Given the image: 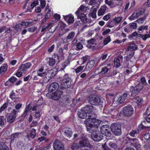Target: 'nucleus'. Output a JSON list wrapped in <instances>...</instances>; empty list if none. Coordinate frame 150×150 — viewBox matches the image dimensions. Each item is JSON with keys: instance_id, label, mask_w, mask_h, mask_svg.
Segmentation results:
<instances>
[{"instance_id": "obj_1", "label": "nucleus", "mask_w": 150, "mask_h": 150, "mask_svg": "<svg viewBox=\"0 0 150 150\" xmlns=\"http://www.w3.org/2000/svg\"><path fill=\"white\" fill-rule=\"evenodd\" d=\"M89 9L88 7L82 5L80 6L75 12L78 18H80L81 21L85 23L82 25V30H83L86 28L89 27L92 25V24H91V20L87 18L86 15L84 14Z\"/></svg>"}, {"instance_id": "obj_2", "label": "nucleus", "mask_w": 150, "mask_h": 150, "mask_svg": "<svg viewBox=\"0 0 150 150\" xmlns=\"http://www.w3.org/2000/svg\"><path fill=\"white\" fill-rule=\"evenodd\" d=\"M121 125L117 123L112 124L110 127V126L107 125H104V135L109 137L111 133L110 130L115 135L119 136L121 134Z\"/></svg>"}, {"instance_id": "obj_3", "label": "nucleus", "mask_w": 150, "mask_h": 150, "mask_svg": "<svg viewBox=\"0 0 150 150\" xmlns=\"http://www.w3.org/2000/svg\"><path fill=\"white\" fill-rule=\"evenodd\" d=\"M92 148L84 134L82 135L79 144L74 143L71 147L72 150H91Z\"/></svg>"}, {"instance_id": "obj_4", "label": "nucleus", "mask_w": 150, "mask_h": 150, "mask_svg": "<svg viewBox=\"0 0 150 150\" xmlns=\"http://www.w3.org/2000/svg\"><path fill=\"white\" fill-rule=\"evenodd\" d=\"M42 101L41 99L38 100L36 103V106H35L32 108L30 104H29L26 107L25 111L23 115V117H25L29 113L30 111L32 110L33 111H35V116L36 118L39 117L40 115V112L41 108L42 106Z\"/></svg>"}, {"instance_id": "obj_5", "label": "nucleus", "mask_w": 150, "mask_h": 150, "mask_svg": "<svg viewBox=\"0 0 150 150\" xmlns=\"http://www.w3.org/2000/svg\"><path fill=\"white\" fill-rule=\"evenodd\" d=\"M93 116L91 115L89 116L88 118L84 121V123L86 125L87 131L90 132L91 128L98 127L100 124L101 121L97 119L92 118Z\"/></svg>"}, {"instance_id": "obj_6", "label": "nucleus", "mask_w": 150, "mask_h": 150, "mask_svg": "<svg viewBox=\"0 0 150 150\" xmlns=\"http://www.w3.org/2000/svg\"><path fill=\"white\" fill-rule=\"evenodd\" d=\"M94 107L91 105L90 106H87L81 109L78 113L79 117L84 119L88 116V118H89V116L91 115L93 111L96 110Z\"/></svg>"}, {"instance_id": "obj_7", "label": "nucleus", "mask_w": 150, "mask_h": 150, "mask_svg": "<svg viewBox=\"0 0 150 150\" xmlns=\"http://www.w3.org/2000/svg\"><path fill=\"white\" fill-rule=\"evenodd\" d=\"M43 67H41L37 71L38 76L44 77L43 81L44 83L48 82L53 76L51 71L44 70Z\"/></svg>"}, {"instance_id": "obj_8", "label": "nucleus", "mask_w": 150, "mask_h": 150, "mask_svg": "<svg viewBox=\"0 0 150 150\" xmlns=\"http://www.w3.org/2000/svg\"><path fill=\"white\" fill-rule=\"evenodd\" d=\"M61 88L62 89L68 88L71 85L70 79L67 74L64 76L63 79L61 81Z\"/></svg>"}, {"instance_id": "obj_9", "label": "nucleus", "mask_w": 150, "mask_h": 150, "mask_svg": "<svg viewBox=\"0 0 150 150\" xmlns=\"http://www.w3.org/2000/svg\"><path fill=\"white\" fill-rule=\"evenodd\" d=\"M123 18L122 16H115L110 22L106 24V26L112 28L115 26H117L121 23Z\"/></svg>"}, {"instance_id": "obj_10", "label": "nucleus", "mask_w": 150, "mask_h": 150, "mask_svg": "<svg viewBox=\"0 0 150 150\" xmlns=\"http://www.w3.org/2000/svg\"><path fill=\"white\" fill-rule=\"evenodd\" d=\"M103 126L101 127L100 128L101 134L97 132V131H94L91 134V137L93 139L96 141H99L103 139Z\"/></svg>"}, {"instance_id": "obj_11", "label": "nucleus", "mask_w": 150, "mask_h": 150, "mask_svg": "<svg viewBox=\"0 0 150 150\" xmlns=\"http://www.w3.org/2000/svg\"><path fill=\"white\" fill-rule=\"evenodd\" d=\"M54 21H51L47 25H44L42 28L41 32H44L47 29L49 28L50 32H54L57 29V26H54Z\"/></svg>"}, {"instance_id": "obj_12", "label": "nucleus", "mask_w": 150, "mask_h": 150, "mask_svg": "<svg viewBox=\"0 0 150 150\" xmlns=\"http://www.w3.org/2000/svg\"><path fill=\"white\" fill-rule=\"evenodd\" d=\"M89 102L91 104L94 105H98L101 104L100 99L99 97L94 95L90 97Z\"/></svg>"}, {"instance_id": "obj_13", "label": "nucleus", "mask_w": 150, "mask_h": 150, "mask_svg": "<svg viewBox=\"0 0 150 150\" xmlns=\"http://www.w3.org/2000/svg\"><path fill=\"white\" fill-rule=\"evenodd\" d=\"M64 50H63L62 48H59L57 54H54L52 56L53 58L54 59H57L59 61L60 60L64 58Z\"/></svg>"}, {"instance_id": "obj_14", "label": "nucleus", "mask_w": 150, "mask_h": 150, "mask_svg": "<svg viewBox=\"0 0 150 150\" xmlns=\"http://www.w3.org/2000/svg\"><path fill=\"white\" fill-rule=\"evenodd\" d=\"M123 113L126 116L132 115L133 113V109L132 106L129 105L123 108Z\"/></svg>"}, {"instance_id": "obj_15", "label": "nucleus", "mask_w": 150, "mask_h": 150, "mask_svg": "<svg viewBox=\"0 0 150 150\" xmlns=\"http://www.w3.org/2000/svg\"><path fill=\"white\" fill-rule=\"evenodd\" d=\"M53 148L54 150H64V144L58 139H56L54 141Z\"/></svg>"}, {"instance_id": "obj_16", "label": "nucleus", "mask_w": 150, "mask_h": 150, "mask_svg": "<svg viewBox=\"0 0 150 150\" xmlns=\"http://www.w3.org/2000/svg\"><path fill=\"white\" fill-rule=\"evenodd\" d=\"M137 27V24L135 23H132L129 24V26L125 27L124 31L128 33H131L133 30L136 29Z\"/></svg>"}, {"instance_id": "obj_17", "label": "nucleus", "mask_w": 150, "mask_h": 150, "mask_svg": "<svg viewBox=\"0 0 150 150\" xmlns=\"http://www.w3.org/2000/svg\"><path fill=\"white\" fill-rule=\"evenodd\" d=\"M45 16L44 18L45 20L49 18L53 14L52 9L49 6H47L45 10Z\"/></svg>"}, {"instance_id": "obj_18", "label": "nucleus", "mask_w": 150, "mask_h": 150, "mask_svg": "<svg viewBox=\"0 0 150 150\" xmlns=\"http://www.w3.org/2000/svg\"><path fill=\"white\" fill-rule=\"evenodd\" d=\"M143 88V87L139 84L133 88L132 90V96H135Z\"/></svg>"}, {"instance_id": "obj_19", "label": "nucleus", "mask_w": 150, "mask_h": 150, "mask_svg": "<svg viewBox=\"0 0 150 150\" xmlns=\"http://www.w3.org/2000/svg\"><path fill=\"white\" fill-rule=\"evenodd\" d=\"M123 57L122 55L119 54L115 58L114 60V66L117 68L121 66L122 63Z\"/></svg>"}, {"instance_id": "obj_20", "label": "nucleus", "mask_w": 150, "mask_h": 150, "mask_svg": "<svg viewBox=\"0 0 150 150\" xmlns=\"http://www.w3.org/2000/svg\"><path fill=\"white\" fill-rule=\"evenodd\" d=\"M18 112L15 109H13L7 118V121L10 123L13 122L16 117V114Z\"/></svg>"}, {"instance_id": "obj_21", "label": "nucleus", "mask_w": 150, "mask_h": 150, "mask_svg": "<svg viewBox=\"0 0 150 150\" xmlns=\"http://www.w3.org/2000/svg\"><path fill=\"white\" fill-rule=\"evenodd\" d=\"M31 64L30 63H27L25 64H22L19 67V70H22L23 73H25L31 67Z\"/></svg>"}, {"instance_id": "obj_22", "label": "nucleus", "mask_w": 150, "mask_h": 150, "mask_svg": "<svg viewBox=\"0 0 150 150\" xmlns=\"http://www.w3.org/2000/svg\"><path fill=\"white\" fill-rule=\"evenodd\" d=\"M63 17L64 20L68 23H72L74 21V17L71 14L66 16L63 15Z\"/></svg>"}, {"instance_id": "obj_23", "label": "nucleus", "mask_w": 150, "mask_h": 150, "mask_svg": "<svg viewBox=\"0 0 150 150\" xmlns=\"http://www.w3.org/2000/svg\"><path fill=\"white\" fill-rule=\"evenodd\" d=\"M36 130L35 129H32L28 131V132L27 133V134L26 135V137L28 138H30L32 139L35 138L36 135Z\"/></svg>"}, {"instance_id": "obj_24", "label": "nucleus", "mask_w": 150, "mask_h": 150, "mask_svg": "<svg viewBox=\"0 0 150 150\" xmlns=\"http://www.w3.org/2000/svg\"><path fill=\"white\" fill-rule=\"evenodd\" d=\"M63 132L64 135L69 138H70L72 135V132L71 129L70 128H64Z\"/></svg>"}, {"instance_id": "obj_25", "label": "nucleus", "mask_w": 150, "mask_h": 150, "mask_svg": "<svg viewBox=\"0 0 150 150\" xmlns=\"http://www.w3.org/2000/svg\"><path fill=\"white\" fill-rule=\"evenodd\" d=\"M62 94V93L60 91H57L56 92H54L52 93L51 98L53 100H57L59 99L61 95Z\"/></svg>"}, {"instance_id": "obj_26", "label": "nucleus", "mask_w": 150, "mask_h": 150, "mask_svg": "<svg viewBox=\"0 0 150 150\" xmlns=\"http://www.w3.org/2000/svg\"><path fill=\"white\" fill-rule=\"evenodd\" d=\"M131 144L137 149H138L140 147L141 145L139 143L138 140L136 138L132 139H130Z\"/></svg>"}, {"instance_id": "obj_27", "label": "nucleus", "mask_w": 150, "mask_h": 150, "mask_svg": "<svg viewBox=\"0 0 150 150\" xmlns=\"http://www.w3.org/2000/svg\"><path fill=\"white\" fill-rule=\"evenodd\" d=\"M39 4L38 0H35L30 5H28L27 8V11L31 12L33 8Z\"/></svg>"}, {"instance_id": "obj_28", "label": "nucleus", "mask_w": 150, "mask_h": 150, "mask_svg": "<svg viewBox=\"0 0 150 150\" xmlns=\"http://www.w3.org/2000/svg\"><path fill=\"white\" fill-rule=\"evenodd\" d=\"M59 88V85L56 82H54L51 84L49 88L48 91L49 92H53L54 90H57Z\"/></svg>"}, {"instance_id": "obj_29", "label": "nucleus", "mask_w": 150, "mask_h": 150, "mask_svg": "<svg viewBox=\"0 0 150 150\" xmlns=\"http://www.w3.org/2000/svg\"><path fill=\"white\" fill-rule=\"evenodd\" d=\"M8 66L7 64H2L0 67V75H2L5 74L7 70Z\"/></svg>"}, {"instance_id": "obj_30", "label": "nucleus", "mask_w": 150, "mask_h": 150, "mask_svg": "<svg viewBox=\"0 0 150 150\" xmlns=\"http://www.w3.org/2000/svg\"><path fill=\"white\" fill-rule=\"evenodd\" d=\"M102 0H91L88 3V4L91 5H95V8L98 7L100 2Z\"/></svg>"}, {"instance_id": "obj_31", "label": "nucleus", "mask_w": 150, "mask_h": 150, "mask_svg": "<svg viewBox=\"0 0 150 150\" xmlns=\"http://www.w3.org/2000/svg\"><path fill=\"white\" fill-rule=\"evenodd\" d=\"M97 8H95L94 6L92 7L90 12L89 14L90 16H91L93 18H95L96 17V12Z\"/></svg>"}, {"instance_id": "obj_32", "label": "nucleus", "mask_w": 150, "mask_h": 150, "mask_svg": "<svg viewBox=\"0 0 150 150\" xmlns=\"http://www.w3.org/2000/svg\"><path fill=\"white\" fill-rule=\"evenodd\" d=\"M142 14L141 13L134 12L128 18V19L129 20L132 21L137 18L139 16Z\"/></svg>"}, {"instance_id": "obj_33", "label": "nucleus", "mask_w": 150, "mask_h": 150, "mask_svg": "<svg viewBox=\"0 0 150 150\" xmlns=\"http://www.w3.org/2000/svg\"><path fill=\"white\" fill-rule=\"evenodd\" d=\"M75 41V40H74L72 42V44L76 46V50H78L81 49L83 47V46L81 43L80 42H77V41L74 42Z\"/></svg>"}, {"instance_id": "obj_34", "label": "nucleus", "mask_w": 150, "mask_h": 150, "mask_svg": "<svg viewBox=\"0 0 150 150\" xmlns=\"http://www.w3.org/2000/svg\"><path fill=\"white\" fill-rule=\"evenodd\" d=\"M108 144L110 148L112 149V150H119V148L116 144L113 143L112 142H110L108 143Z\"/></svg>"}, {"instance_id": "obj_35", "label": "nucleus", "mask_w": 150, "mask_h": 150, "mask_svg": "<svg viewBox=\"0 0 150 150\" xmlns=\"http://www.w3.org/2000/svg\"><path fill=\"white\" fill-rule=\"evenodd\" d=\"M137 46L132 42L130 43L129 46L128 47V50L130 51L136 50H137Z\"/></svg>"}, {"instance_id": "obj_36", "label": "nucleus", "mask_w": 150, "mask_h": 150, "mask_svg": "<svg viewBox=\"0 0 150 150\" xmlns=\"http://www.w3.org/2000/svg\"><path fill=\"white\" fill-rule=\"evenodd\" d=\"M46 59L47 60H49V64L50 66H53L55 64V60H57V59H54L53 58H46Z\"/></svg>"}, {"instance_id": "obj_37", "label": "nucleus", "mask_w": 150, "mask_h": 150, "mask_svg": "<svg viewBox=\"0 0 150 150\" xmlns=\"http://www.w3.org/2000/svg\"><path fill=\"white\" fill-rule=\"evenodd\" d=\"M149 28V34H146L142 35L141 37L142 39L144 41L146 40L147 38H150V27Z\"/></svg>"}, {"instance_id": "obj_38", "label": "nucleus", "mask_w": 150, "mask_h": 150, "mask_svg": "<svg viewBox=\"0 0 150 150\" xmlns=\"http://www.w3.org/2000/svg\"><path fill=\"white\" fill-rule=\"evenodd\" d=\"M135 99L136 100V103L139 105H140L143 102V99L141 97H137L135 98Z\"/></svg>"}, {"instance_id": "obj_39", "label": "nucleus", "mask_w": 150, "mask_h": 150, "mask_svg": "<svg viewBox=\"0 0 150 150\" xmlns=\"http://www.w3.org/2000/svg\"><path fill=\"white\" fill-rule=\"evenodd\" d=\"M16 80L17 78H16L14 76L10 78L8 81H6L5 83V85L6 86H8V83L9 82V81L11 82V83H14Z\"/></svg>"}, {"instance_id": "obj_40", "label": "nucleus", "mask_w": 150, "mask_h": 150, "mask_svg": "<svg viewBox=\"0 0 150 150\" xmlns=\"http://www.w3.org/2000/svg\"><path fill=\"white\" fill-rule=\"evenodd\" d=\"M75 35V33L74 32H71L70 33L67 35V39L71 40L74 37Z\"/></svg>"}, {"instance_id": "obj_41", "label": "nucleus", "mask_w": 150, "mask_h": 150, "mask_svg": "<svg viewBox=\"0 0 150 150\" xmlns=\"http://www.w3.org/2000/svg\"><path fill=\"white\" fill-rule=\"evenodd\" d=\"M124 99L122 98L121 96L118 97L117 99V100L116 102L118 104H119L123 103L125 101Z\"/></svg>"}, {"instance_id": "obj_42", "label": "nucleus", "mask_w": 150, "mask_h": 150, "mask_svg": "<svg viewBox=\"0 0 150 150\" xmlns=\"http://www.w3.org/2000/svg\"><path fill=\"white\" fill-rule=\"evenodd\" d=\"M81 99L80 98H79L77 100H74L72 102V103L71 104V106L72 107H74L76 105V104H78L79 105L80 104V101Z\"/></svg>"}, {"instance_id": "obj_43", "label": "nucleus", "mask_w": 150, "mask_h": 150, "mask_svg": "<svg viewBox=\"0 0 150 150\" xmlns=\"http://www.w3.org/2000/svg\"><path fill=\"white\" fill-rule=\"evenodd\" d=\"M19 133H16L11 135V139L12 140L18 138Z\"/></svg>"}, {"instance_id": "obj_44", "label": "nucleus", "mask_w": 150, "mask_h": 150, "mask_svg": "<svg viewBox=\"0 0 150 150\" xmlns=\"http://www.w3.org/2000/svg\"><path fill=\"white\" fill-rule=\"evenodd\" d=\"M95 64V61L94 60H91L87 64V66L89 67V69H91Z\"/></svg>"}, {"instance_id": "obj_45", "label": "nucleus", "mask_w": 150, "mask_h": 150, "mask_svg": "<svg viewBox=\"0 0 150 150\" xmlns=\"http://www.w3.org/2000/svg\"><path fill=\"white\" fill-rule=\"evenodd\" d=\"M148 29V25H143L138 28L137 29V30L139 31H142L143 30H146Z\"/></svg>"}, {"instance_id": "obj_46", "label": "nucleus", "mask_w": 150, "mask_h": 150, "mask_svg": "<svg viewBox=\"0 0 150 150\" xmlns=\"http://www.w3.org/2000/svg\"><path fill=\"white\" fill-rule=\"evenodd\" d=\"M54 17L55 20L54 21L52 20V21H54V23L56 21L59 20H60L61 18L60 15L57 13H55L54 14Z\"/></svg>"}, {"instance_id": "obj_47", "label": "nucleus", "mask_w": 150, "mask_h": 150, "mask_svg": "<svg viewBox=\"0 0 150 150\" xmlns=\"http://www.w3.org/2000/svg\"><path fill=\"white\" fill-rule=\"evenodd\" d=\"M7 148V146L3 143H0V150H5Z\"/></svg>"}, {"instance_id": "obj_48", "label": "nucleus", "mask_w": 150, "mask_h": 150, "mask_svg": "<svg viewBox=\"0 0 150 150\" xmlns=\"http://www.w3.org/2000/svg\"><path fill=\"white\" fill-rule=\"evenodd\" d=\"M111 40V39L110 36H108L105 38L104 39V45H107Z\"/></svg>"}, {"instance_id": "obj_49", "label": "nucleus", "mask_w": 150, "mask_h": 150, "mask_svg": "<svg viewBox=\"0 0 150 150\" xmlns=\"http://www.w3.org/2000/svg\"><path fill=\"white\" fill-rule=\"evenodd\" d=\"M8 105V103H4L0 108V112H1L4 111L7 107Z\"/></svg>"}, {"instance_id": "obj_50", "label": "nucleus", "mask_w": 150, "mask_h": 150, "mask_svg": "<svg viewBox=\"0 0 150 150\" xmlns=\"http://www.w3.org/2000/svg\"><path fill=\"white\" fill-rule=\"evenodd\" d=\"M84 66H80L77 68L75 69V71L76 73H78L81 72L84 68Z\"/></svg>"}, {"instance_id": "obj_51", "label": "nucleus", "mask_w": 150, "mask_h": 150, "mask_svg": "<svg viewBox=\"0 0 150 150\" xmlns=\"http://www.w3.org/2000/svg\"><path fill=\"white\" fill-rule=\"evenodd\" d=\"M41 8L43 9L45 6L46 2L45 0H39Z\"/></svg>"}, {"instance_id": "obj_52", "label": "nucleus", "mask_w": 150, "mask_h": 150, "mask_svg": "<svg viewBox=\"0 0 150 150\" xmlns=\"http://www.w3.org/2000/svg\"><path fill=\"white\" fill-rule=\"evenodd\" d=\"M29 24V23L27 21L22 22L21 23V25L23 27V28H25V27L28 26Z\"/></svg>"}, {"instance_id": "obj_53", "label": "nucleus", "mask_w": 150, "mask_h": 150, "mask_svg": "<svg viewBox=\"0 0 150 150\" xmlns=\"http://www.w3.org/2000/svg\"><path fill=\"white\" fill-rule=\"evenodd\" d=\"M145 18L144 17L140 18L138 19L136 21L139 24H142L143 23L145 20Z\"/></svg>"}, {"instance_id": "obj_54", "label": "nucleus", "mask_w": 150, "mask_h": 150, "mask_svg": "<svg viewBox=\"0 0 150 150\" xmlns=\"http://www.w3.org/2000/svg\"><path fill=\"white\" fill-rule=\"evenodd\" d=\"M138 132V130H132L129 133V134L132 136L134 137L135 134L137 133Z\"/></svg>"}, {"instance_id": "obj_55", "label": "nucleus", "mask_w": 150, "mask_h": 150, "mask_svg": "<svg viewBox=\"0 0 150 150\" xmlns=\"http://www.w3.org/2000/svg\"><path fill=\"white\" fill-rule=\"evenodd\" d=\"M6 30V27L5 26H4L1 27L0 28V37H2L3 35H2V33L5 31Z\"/></svg>"}, {"instance_id": "obj_56", "label": "nucleus", "mask_w": 150, "mask_h": 150, "mask_svg": "<svg viewBox=\"0 0 150 150\" xmlns=\"http://www.w3.org/2000/svg\"><path fill=\"white\" fill-rule=\"evenodd\" d=\"M22 70H19V68L18 70V71L16 73V76L18 77H20L22 76L23 73Z\"/></svg>"}, {"instance_id": "obj_57", "label": "nucleus", "mask_w": 150, "mask_h": 150, "mask_svg": "<svg viewBox=\"0 0 150 150\" xmlns=\"http://www.w3.org/2000/svg\"><path fill=\"white\" fill-rule=\"evenodd\" d=\"M140 80L141 82L142 83L143 86L144 85H146L147 84V82H146V79L144 77H142L141 79Z\"/></svg>"}, {"instance_id": "obj_58", "label": "nucleus", "mask_w": 150, "mask_h": 150, "mask_svg": "<svg viewBox=\"0 0 150 150\" xmlns=\"http://www.w3.org/2000/svg\"><path fill=\"white\" fill-rule=\"evenodd\" d=\"M88 59V57L87 56L83 57L81 58V59L82 60L83 62L81 64V65L84 64L87 61Z\"/></svg>"}, {"instance_id": "obj_59", "label": "nucleus", "mask_w": 150, "mask_h": 150, "mask_svg": "<svg viewBox=\"0 0 150 150\" xmlns=\"http://www.w3.org/2000/svg\"><path fill=\"white\" fill-rule=\"evenodd\" d=\"M55 47V45L53 44L52 45L51 47H50L48 49V52L49 53L51 52Z\"/></svg>"}, {"instance_id": "obj_60", "label": "nucleus", "mask_w": 150, "mask_h": 150, "mask_svg": "<svg viewBox=\"0 0 150 150\" xmlns=\"http://www.w3.org/2000/svg\"><path fill=\"white\" fill-rule=\"evenodd\" d=\"M88 43L91 46L92 45H94L95 44V41L94 39H92L88 41Z\"/></svg>"}, {"instance_id": "obj_61", "label": "nucleus", "mask_w": 150, "mask_h": 150, "mask_svg": "<svg viewBox=\"0 0 150 150\" xmlns=\"http://www.w3.org/2000/svg\"><path fill=\"white\" fill-rule=\"evenodd\" d=\"M22 104L21 103H18L15 106V108L17 110H18L21 107Z\"/></svg>"}, {"instance_id": "obj_62", "label": "nucleus", "mask_w": 150, "mask_h": 150, "mask_svg": "<svg viewBox=\"0 0 150 150\" xmlns=\"http://www.w3.org/2000/svg\"><path fill=\"white\" fill-rule=\"evenodd\" d=\"M144 137L145 139L147 140L150 139V135L149 133H146L144 135Z\"/></svg>"}, {"instance_id": "obj_63", "label": "nucleus", "mask_w": 150, "mask_h": 150, "mask_svg": "<svg viewBox=\"0 0 150 150\" xmlns=\"http://www.w3.org/2000/svg\"><path fill=\"white\" fill-rule=\"evenodd\" d=\"M110 14H108L104 16V20L107 21L110 18Z\"/></svg>"}, {"instance_id": "obj_64", "label": "nucleus", "mask_w": 150, "mask_h": 150, "mask_svg": "<svg viewBox=\"0 0 150 150\" xmlns=\"http://www.w3.org/2000/svg\"><path fill=\"white\" fill-rule=\"evenodd\" d=\"M103 15V9L102 7L100 9L98 12V15L100 16Z\"/></svg>"}]
</instances>
